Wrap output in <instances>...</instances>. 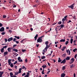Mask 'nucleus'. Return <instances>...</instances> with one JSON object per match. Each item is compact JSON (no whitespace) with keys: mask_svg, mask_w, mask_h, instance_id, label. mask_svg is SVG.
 <instances>
[{"mask_svg":"<svg viewBox=\"0 0 77 77\" xmlns=\"http://www.w3.org/2000/svg\"><path fill=\"white\" fill-rule=\"evenodd\" d=\"M37 43L38 42H42V38H39V37L38 38V39L37 40Z\"/></svg>","mask_w":77,"mask_h":77,"instance_id":"1","label":"nucleus"},{"mask_svg":"<svg viewBox=\"0 0 77 77\" xmlns=\"http://www.w3.org/2000/svg\"><path fill=\"white\" fill-rule=\"evenodd\" d=\"M74 4H72L70 6H68V7L69 8H70L72 9H73L74 8Z\"/></svg>","mask_w":77,"mask_h":77,"instance_id":"2","label":"nucleus"},{"mask_svg":"<svg viewBox=\"0 0 77 77\" xmlns=\"http://www.w3.org/2000/svg\"><path fill=\"white\" fill-rule=\"evenodd\" d=\"M66 60L65 59H64V60H63L62 61H61V63H63L65 64L66 63Z\"/></svg>","mask_w":77,"mask_h":77,"instance_id":"3","label":"nucleus"},{"mask_svg":"<svg viewBox=\"0 0 77 77\" xmlns=\"http://www.w3.org/2000/svg\"><path fill=\"white\" fill-rule=\"evenodd\" d=\"M4 28L3 27H2L0 29V32H2L4 31Z\"/></svg>","mask_w":77,"mask_h":77,"instance_id":"4","label":"nucleus"},{"mask_svg":"<svg viewBox=\"0 0 77 77\" xmlns=\"http://www.w3.org/2000/svg\"><path fill=\"white\" fill-rule=\"evenodd\" d=\"M17 59L19 62H22L23 61V60L21 59V58L20 57H19Z\"/></svg>","mask_w":77,"mask_h":77,"instance_id":"5","label":"nucleus"},{"mask_svg":"<svg viewBox=\"0 0 77 77\" xmlns=\"http://www.w3.org/2000/svg\"><path fill=\"white\" fill-rule=\"evenodd\" d=\"M66 52L68 53V55H69L70 54V51L69 49H68V50H66Z\"/></svg>","mask_w":77,"mask_h":77,"instance_id":"6","label":"nucleus"},{"mask_svg":"<svg viewBox=\"0 0 77 77\" xmlns=\"http://www.w3.org/2000/svg\"><path fill=\"white\" fill-rule=\"evenodd\" d=\"M38 34H36V35H35V37H34V38H35V41H36L37 39V38L38 37Z\"/></svg>","mask_w":77,"mask_h":77,"instance_id":"7","label":"nucleus"},{"mask_svg":"<svg viewBox=\"0 0 77 77\" xmlns=\"http://www.w3.org/2000/svg\"><path fill=\"white\" fill-rule=\"evenodd\" d=\"M13 39V38L12 37H11V38H8V41L9 42H10V41H12Z\"/></svg>","mask_w":77,"mask_h":77,"instance_id":"8","label":"nucleus"},{"mask_svg":"<svg viewBox=\"0 0 77 77\" xmlns=\"http://www.w3.org/2000/svg\"><path fill=\"white\" fill-rule=\"evenodd\" d=\"M47 22V20L45 19L44 21L43 22V23L44 24H46Z\"/></svg>","mask_w":77,"mask_h":77,"instance_id":"9","label":"nucleus"},{"mask_svg":"<svg viewBox=\"0 0 77 77\" xmlns=\"http://www.w3.org/2000/svg\"><path fill=\"white\" fill-rule=\"evenodd\" d=\"M8 54V52L7 51H6V52H5L4 53V56H6V55Z\"/></svg>","mask_w":77,"mask_h":77,"instance_id":"10","label":"nucleus"},{"mask_svg":"<svg viewBox=\"0 0 77 77\" xmlns=\"http://www.w3.org/2000/svg\"><path fill=\"white\" fill-rule=\"evenodd\" d=\"M4 72H0V77H2V75L4 73Z\"/></svg>","mask_w":77,"mask_h":77,"instance_id":"11","label":"nucleus"},{"mask_svg":"<svg viewBox=\"0 0 77 77\" xmlns=\"http://www.w3.org/2000/svg\"><path fill=\"white\" fill-rule=\"evenodd\" d=\"M74 61V58H72L70 60V61H71V62H72V63H73Z\"/></svg>","mask_w":77,"mask_h":77,"instance_id":"12","label":"nucleus"},{"mask_svg":"<svg viewBox=\"0 0 77 77\" xmlns=\"http://www.w3.org/2000/svg\"><path fill=\"white\" fill-rule=\"evenodd\" d=\"M8 50L9 52H11V48H8Z\"/></svg>","mask_w":77,"mask_h":77,"instance_id":"13","label":"nucleus"},{"mask_svg":"<svg viewBox=\"0 0 77 77\" xmlns=\"http://www.w3.org/2000/svg\"><path fill=\"white\" fill-rule=\"evenodd\" d=\"M11 60H8V63H9L8 64L9 65H10L11 63Z\"/></svg>","mask_w":77,"mask_h":77,"instance_id":"14","label":"nucleus"},{"mask_svg":"<svg viewBox=\"0 0 77 77\" xmlns=\"http://www.w3.org/2000/svg\"><path fill=\"white\" fill-rule=\"evenodd\" d=\"M27 75H26V76H25L24 77H29V72H27Z\"/></svg>","mask_w":77,"mask_h":77,"instance_id":"15","label":"nucleus"},{"mask_svg":"<svg viewBox=\"0 0 77 77\" xmlns=\"http://www.w3.org/2000/svg\"><path fill=\"white\" fill-rule=\"evenodd\" d=\"M22 69H25V70H26V68L24 66H23L21 68Z\"/></svg>","mask_w":77,"mask_h":77,"instance_id":"16","label":"nucleus"},{"mask_svg":"<svg viewBox=\"0 0 77 77\" xmlns=\"http://www.w3.org/2000/svg\"><path fill=\"white\" fill-rule=\"evenodd\" d=\"M66 48V46H63V49H61V50L63 51H64L65 49Z\"/></svg>","mask_w":77,"mask_h":77,"instance_id":"17","label":"nucleus"},{"mask_svg":"<svg viewBox=\"0 0 77 77\" xmlns=\"http://www.w3.org/2000/svg\"><path fill=\"white\" fill-rule=\"evenodd\" d=\"M65 76V74L64 73H63L61 75V77H64Z\"/></svg>","mask_w":77,"mask_h":77,"instance_id":"18","label":"nucleus"},{"mask_svg":"<svg viewBox=\"0 0 77 77\" xmlns=\"http://www.w3.org/2000/svg\"><path fill=\"white\" fill-rule=\"evenodd\" d=\"M65 41V39H61L60 40V42H64Z\"/></svg>","mask_w":77,"mask_h":77,"instance_id":"19","label":"nucleus"},{"mask_svg":"<svg viewBox=\"0 0 77 77\" xmlns=\"http://www.w3.org/2000/svg\"><path fill=\"white\" fill-rule=\"evenodd\" d=\"M70 57H68L66 58V60H70Z\"/></svg>","mask_w":77,"mask_h":77,"instance_id":"20","label":"nucleus"},{"mask_svg":"<svg viewBox=\"0 0 77 77\" xmlns=\"http://www.w3.org/2000/svg\"><path fill=\"white\" fill-rule=\"evenodd\" d=\"M62 60L60 59V58H58V63H60L62 61Z\"/></svg>","mask_w":77,"mask_h":77,"instance_id":"21","label":"nucleus"},{"mask_svg":"<svg viewBox=\"0 0 77 77\" xmlns=\"http://www.w3.org/2000/svg\"><path fill=\"white\" fill-rule=\"evenodd\" d=\"M13 50L15 51L16 52H17L18 51L17 49H13Z\"/></svg>","mask_w":77,"mask_h":77,"instance_id":"22","label":"nucleus"},{"mask_svg":"<svg viewBox=\"0 0 77 77\" xmlns=\"http://www.w3.org/2000/svg\"><path fill=\"white\" fill-rule=\"evenodd\" d=\"M1 51L2 53H4V49H3V48H2V49L1 50Z\"/></svg>","mask_w":77,"mask_h":77,"instance_id":"23","label":"nucleus"},{"mask_svg":"<svg viewBox=\"0 0 77 77\" xmlns=\"http://www.w3.org/2000/svg\"><path fill=\"white\" fill-rule=\"evenodd\" d=\"M70 68H74V64H72L70 66Z\"/></svg>","mask_w":77,"mask_h":77,"instance_id":"24","label":"nucleus"},{"mask_svg":"<svg viewBox=\"0 0 77 77\" xmlns=\"http://www.w3.org/2000/svg\"><path fill=\"white\" fill-rule=\"evenodd\" d=\"M73 41V38H71V39H70V43H71V44H72Z\"/></svg>","mask_w":77,"mask_h":77,"instance_id":"25","label":"nucleus"},{"mask_svg":"<svg viewBox=\"0 0 77 77\" xmlns=\"http://www.w3.org/2000/svg\"><path fill=\"white\" fill-rule=\"evenodd\" d=\"M42 67L43 68H46L47 67V66H46V65L45 64V65H43V66H42Z\"/></svg>","mask_w":77,"mask_h":77,"instance_id":"26","label":"nucleus"},{"mask_svg":"<svg viewBox=\"0 0 77 77\" xmlns=\"http://www.w3.org/2000/svg\"><path fill=\"white\" fill-rule=\"evenodd\" d=\"M10 76L11 77H12V76H13L12 75H13V73L11 72L10 73Z\"/></svg>","mask_w":77,"mask_h":77,"instance_id":"27","label":"nucleus"},{"mask_svg":"<svg viewBox=\"0 0 77 77\" xmlns=\"http://www.w3.org/2000/svg\"><path fill=\"white\" fill-rule=\"evenodd\" d=\"M22 69L21 68H20L19 69V72H18L19 73H21V69Z\"/></svg>","mask_w":77,"mask_h":77,"instance_id":"28","label":"nucleus"},{"mask_svg":"<svg viewBox=\"0 0 77 77\" xmlns=\"http://www.w3.org/2000/svg\"><path fill=\"white\" fill-rule=\"evenodd\" d=\"M66 69V67L65 66H63V68H62V70H64Z\"/></svg>","mask_w":77,"mask_h":77,"instance_id":"29","label":"nucleus"},{"mask_svg":"<svg viewBox=\"0 0 77 77\" xmlns=\"http://www.w3.org/2000/svg\"><path fill=\"white\" fill-rule=\"evenodd\" d=\"M14 37L15 38H17V39H20L19 37V36L17 37V36H16V35L14 36Z\"/></svg>","mask_w":77,"mask_h":77,"instance_id":"30","label":"nucleus"},{"mask_svg":"<svg viewBox=\"0 0 77 77\" xmlns=\"http://www.w3.org/2000/svg\"><path fill=\"white\" fill-rule=\"evenodd\" d=\"M48 45H46V48H45V51H47V48H48Z\"/></svg>","mask_w":77,"mask_h":77,"instance_id":"31","label":"nucleus"},{"mask_svg":"<svg viewBox=\"0 0 77 77\" xmlns=\"http://www.w3.org/2000/svg\"><path fill=\"white\" fill-rule=\"evenodd\" d=\"M72 22V21L71 20H69L68 21H67V23H66L67 24V23H71Z\"/></svg>","mask_w":77,"mask_h":77,"instance_id":"32","label":"nucleus"},{"mask_svg":"<svg viewBox=\"0 0 77 77\" xmlns=\"http://www.w3.org/2000/svg\"><path fill=\"white\" fill-rule=\"evenodd\" d=\"M14 66V65L12 63H11V64L10 65V66L11 67H13Z\"/></svg>","mask_w":77,"mask_h":77,"instance_id":"33","label":"nucleus"},{"mask_svg":"<svg viewBox=\"0 0 77 77\" xmlns=\"http://www.w3.org/2000/svg\"><path fill=\"white\" fill-rule=\"evenodd\" d=\"M48 41H47V42H45V44L46 45H48Z\"/></svg>","mask_w":77,"mask_h":77,"instance_id":"34","label":"nucleus"},{"mask_svg":"<svg viewBox=\"0 0 77 77\" xmlns=\"http://www.w3.org/2000/svg\"><path fill=\"white\" fill-rule=\"evenodd\" d=\"M60 26H61V28H63V27H64V25L63 24H61L60 25Z\"/></svg>","mask_w":77,"mask_h":77,"instance_id":"35","label":"nucleus"},{"mask_svg":"<svg viewBox=\"0 0 77 77\" xmlns=\"http://www.w3.org/2000/svg\"><path fill=\"white\" fill-rule=\"evenodd\" d=\"M26 39L25 38H24L23 39V40H22L21 42V43H23V42Z\"/></svg>","mask_w":77,"mask_h":77,"instance_id":"36","label":"nucleus"},{"mask_svg":"<svg viewBox=\"0 0 77 77\" xmlns=\"http://www.w3.org/2000/svg\"><path fill=\"white\" fill-rule=\"evenodd\" d=\"M62 24V22L60 21L58 22V24Z\"/></svg>","mask_w":77,"mask_h":77,"instance_id":"37","label":"nucleus"},{"mask_svg":"<svg viewBox=\"0 0 77 77\" xmlns=\"http://www.w3.org/2000/svg\"><path fill=\"white\" fill-rule=\"evenodd\" d=\"M22 51L23 52H24L26 51V49H22Z\"/></svg>","mask_w":77,"mask_h":77,"instance_id":"38","label":"nucleus"},{"mask_svg":"<svg viewBox=\"0 0 77 77\" xmlns=\"http://www.w3.org/2000/svg\"><path fill=\"white\" fill-rule=\"evenodd\" d=\"M77 50V49H73V51L74 52H75V51Z\"/></svg>","mask_w":77,"mask_h":77,"instance_id":"39","label":"nucleus"},{"mask_svg":"<svg viewBox=\"0 0 77 77\" xmlns=\"http://www.w3.org/2000/svg\"><path fill=\"white\" fill-rule=\"evenodd\" d=\"M75 15H74L73 16H72V17H73V18L75 20H76V18H75Z\"/></svg>","mask_w":77,"mask_h":77,"instance_id":"40","label":"nucleus"},{"mask_svg":"<svg viewBox=\"0 0 77 77\" xmlns=\"http://www.w3.org/2000/svg\"><path fill=\"white\" fill-rule=\"evenodd\" d=\"M68 42H69L68 41H66V42L65 44H66V45H67L68 44Z\"/></svg>","mask_w":77,"mask_h":77,"instance_id":"41","label":"nucleus"},{"mask_svg":"<svg viewBox=\"0 0 77 77\" xmlns=\"http://www.w3.org/2000/svg\"><path fill=\"white\" fill-rule=\"evenodd\" d=\"M37 6H38L37 4H36L33 5V7H36Z\"/></svg>","mask_w":77,"mask_h":77,"instance_id":"42","label":"nucleus"},{"mask_svg":"<svg viewBox=\"0 0 77 77\" xmlns=\"http://www.w3.org/2000/svg\"><path fill=\"white\" fill-rule=\"evenodd\" d=\"M45 58V56H42L41 58H42V59H44Z\"/></svg>","mask_w":77,"mask_h":77,"instance_id":"43","label":"nucleus"},{"mask_svg":"<svg viewBox=\"0 0 77 77\" xmlns=\"http://www.w3.org/2000/svg\"><path fill=\"white\" fill-rule=\"evenodd\" d=\"M7 46H3V48H7Z\"/></svg>","mask_w":77,"mask_h":77,"instance_id":"44","label":"nucleus"},{"mask_svg":"<svg viewBox=\"0 0 77 77\" xmlns=\"http://www.w3.org/2000/svg\"><path fill=\"white\" fill-rule=\"evenodd\" d=\"M67 17V16L66 15L64 17V19H66V20L67 19L66 18Z\"/></svg>","mask_w":77,"mask_h":77,"instance_id":"45","label":"nucleus"},{"mask_svg":"<svg viewBox=\"0 0 77 77\" xmlns=\"http://www.w3.org/2000/svg\"><path fill=\"white\" fill-rule=\"evenodd\" d=\"M26 75V73H24L22 75V76H24Z\"/></svg>","mask_w":77,"mask_h":77,"instance_id":"46","label":"nucleus"},{"mask_svg":"<svg viewBox=\"0 0 77 77\" xmlns=\"http://www.w3.org/2000/svg\"><path fill=\"white\" fill-rule=\"evenodd\" d=\"M5 34V32H2V35H4Z\"/></svg>","mask_w":77,"mask_h":77,"instance_id":"47","label":"nucleus"},{"mask_svg":"<svg viewBox=\"0 0 77 77\" xmlns=\"http://www.w3.org/2000/svg\"><path fill=\"white\" fill-rule=\"evenodd\" d=\"M2 26H3V24L2 23H0V27H1Z\"/></svg>","mask_w":77,"mask_h":77,"instance_id":"48","label":"nucleus"},{"mask_svg":"<svg viewBox=\"0 0 77 77\" xmlns=\"http://www.w3.org/2000/svg\"><path fill=\"white\" fill-rule=\"evenodd\" d=\"M19 73L18 72H17V73H15L14 74L15 75H18V74Z\"/></svg>","mask_w":77,"mask_h":77,"instance_id":"49","label":"nucleus"},{"mask_svg":"<svg viewBox=\"0 0 77 77\" xmlns=\"http://www.w3.org/2000/svg\"><path fill=\"white\" fill-rule=\"evenodd\" d=\"M66 55V54H63V57H65Z\"/></svg>","mask_w":77,"mask_h":77,"instance_id":"50","label":"nucleus"},{"mask_svg":"<svg viewBox=\"0 0 77 77\" xmlns=\"http://www.w3.org/2000/svg\"><path fill=\"white\" fill-rule=\"evenodd\" d=\"M66 20L65 18H63V19H62V21H65Z\"/></svg>","mask_w":77,"mask_h":77,"instance_id":"51","label":"nucleus"},{"mask_svg":"<svg viewBox=\"0 0 77 77\" xmlns=\"http://www.w3.org/2000/svg\"><path fill=\"white\" fill-rule=\"evenodd\" d=\"M6 17V16L5 15H3V18H5Z\"/></svg>","mask_w":77,"mask_h":77,"instance_id":"52","label":"nucleus"},{"mask_svg":"<svg viewBox=\"0 0 77 77\" xmlns=\"http://www.w3.org/2000/svg\"><path fill=\"white\" fill-rule=\"evenodd\" d=\"M17 63V61H16L15 62L13 63L14 64V65H15Z\"/></svg>","mask_w":77,"mask_h":77,"instance_id":"53","label":"nucleus"},{"mask_svg":"<svg viewBox=\"0 0 77 77\" xmlns=\"http://www.w3.org/2000/svg\"><path fill=\"white\" fill-rule=\"evenodd\" d=\"M77 54H75V56H74V58L76 59V57H77Z\"/></svg>","mask_w":77,"mask_h":77,"instance_id":"54","label":"nucleus"},{"mask_svg":"<svg viewBox=\"0 0 77 77\" xmlns=\"http://www.w3.org/2000/svg\"><path fill=\"white\" fill-rule=\"evenodd\" d=\"M45 71L43 70L42 71V74H45V73H44Z\"/></svg>","mask_w":77,"mask_h":77,"instance_id":"55","label":"nucleus"},{"mask_svg":"<svg viewBox=\"0 0 77 77\" xmlns=\"http://www.w3.org/2000/svg\"><path fill=\"white\" fill-rule=\"evenodd\" d=\"M16 40V38H14V39H13V41L14 42H15V41H15Z\"/></svg>","mask_w":77,"mask_h":77,"instance_id":"56","label":"nucleus"},{"mask_svg":"<svg viewBox=\"0 0 77 77\" xmlns=\"http://www.w3.org/2000/svg\"><path fill=\"white\" fill-rule=\"evenodd\" d=\"M17 46V45H14L13 46V48H14V47Z\"/></svg>","mask_w":77,"mask_h":77,"instance_id":"57","label":"nucleus"},{"mask_svg":"<svg viewBox=\"0 0 77 77\" xmlns=\"http://www.w3.org/2000/svg\"><path fill=\"white\" fill-rule=\"evenodd\" d=\"M25 62H26V63L27 62L28 60H27V59H25Z\"/></svg>","mask_w":77,"mask_h":77,"instance_id":"58","label":"nucleus"},{"mask_svg":"<svg viewBox=\"0 0 77 77\" xmlns=\"http://www.w3.org/2000/svg\"><path fill=\"white\" fill-rule=\"evenodd\" d=\"M44 35H42V36H41V37H39V38H40L41 39H42V38H43V37H44Z\"/></svg>","mask_w":77,"mask_h":77,"instance_id":"59","label":"nucleus"},{"mask_svg":"<svg viewBox=\"0 0 77 77\" xmlns=\"http://www.w3.org/2000/svg\"><path fill=\"white\" fill-rule=\"evenodd\" d=\"M16 6H17L16 5H15L13 6V8H16Z\"/></svg>","mask_w":77,"mask_h":77,"instance_id":"60","label":"nucleus"},{"mask_svg":"<svg viewBox=\"0 0 77 77\" xmlns=\"http://www.w3.org/2000/svg\"><path fill=\"white\" fill-rule=\"evenodd\" d=\"M61 47H62V45H60V48H59L60 49H61Z\"/></svg>","mask_w":77,"mask_h":77,"instance_id":"61","label":"nucleus"},{"mask_svg":"<svg viewBox=\"0 0 77 77\" xmlns=\"http://www.w3.org/2000/svg\"><path fill=\"white\" fill-rule=\"evenodd\" d=\"M5 42H7V39H6V38L5 39Z\"/></svg>","mask_w":77,"mask_h":77,"instance_id":"62","label":"nucleus"},{"mask_svg":"<svg viewBox=\"0 0 77 77\" xmlns=\"http://www.w3.org/2000/svg\"><path fill=\"white\" fill-rule=\"evenodd\" d=\"M51 54H48V56H51Z\"/></svg>","mask_w":77,"mask_h":77,"instance_id":"63","label":"nucleus"},{"mask_svg":"<svg viewBox=\"0 0 77 77\" xmlns=\"http://www.w3.org/2000/svg\"><path fill=\"white\" fill-rule=\"evenodd\" d=\"M51 72V70H49V71H48V72H47V74H48L49 73V72Z\"/></svg>","mask_w":77,"mask_h":77,"instance_id":"64","label":"nucleus"}]
</instances>
